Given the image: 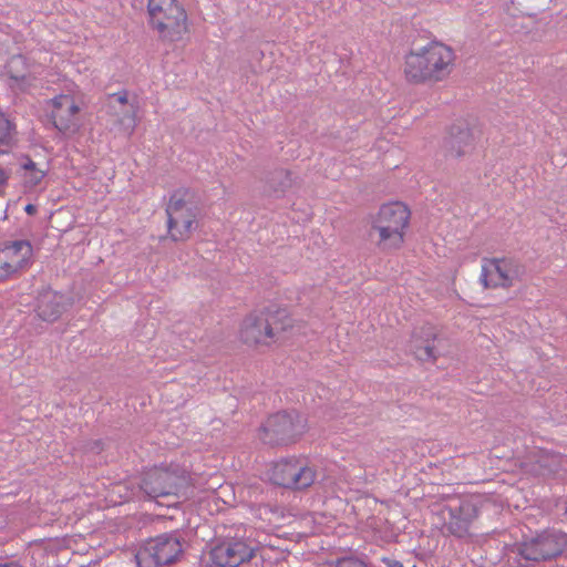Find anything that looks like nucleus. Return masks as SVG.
<instances>
[{
  "mask_svg": "<svg viewBox=\"0 0 567 567\" xmlns=\"http://www.w3.org/2000/svg\"><path fill=\"white\" fill-rule=\"evenodd\" d=\"M286 311H259L248 315L240 324V340L249 346H270L290 327Z\"/></svg>",
  "mask_w": 567,
  "mask_h": 567,
  "instance_id": "nucleus-2",
  "label": "nucleus"
},
{
  "mask_svg": "<svg viewBox=\"0 0 567 567\" xmlns=\"http://www.w3.org/2000/svg\"><path fill=\"white\" fill-rule=\"evenodd\" d=\"M413 567H416V566H413Z\"/></svg>",
  "mask_w": 567,
  "mask_h": 567,
  "instance_id": "nucleus-30",
  "label": "nucleus"
},
{
  "mask_svg": "<svg viewBox=\"0 0 567 567\" xmlns=\"http://www.w3.org/2000/svg\"><path fill=\"white\" fill-rule=\"evenodd\" d=\"M409 219L410 210L402 203L381 206L372 221V235L378 234V245L384 249L399 248L403 243Z\"/></svg>",
  "mask_w": 567,
  "mask_h": 567,
  "instance_id": "nucleus-5",
  "label": "nucleus"
},
{
  "mask_svg": "<svg viewBox=\"0 0 567 567\" xmlns=\"http://www.w3.org/2000/svg\"><path fill=\"white\" fill-rule=\"evenodd\" d=\"M567 545L566 534L549 529L523 542L518 551L526 560L542 561L559 556Z\"/></svg>",
  "mask_w": 567,
  "mask_h": 567,
  "instance_id": "nucleus-11",
  "label": "nucleus"
},
{
  "mask_svg": "<svg viewBox=\"0 0 567 567\" xmlns=\"http://www.w3.org/2000/svg\"><path fill=\"white\" fill-rule=\"evenodd\" d=\"M110 105L116 114V123L121 130L131 135L137 125V105L128 103L126 92L114 93L110 97Z\"/></svg>",
  "mask_w": 567,
  "mask_h": 567,
  "instance_id": "nucleus-19",
  "label": "nucleus"
},
{
  "mask_svg": "<svg viewBox=\"0 0 567 567\" xmlns=\"http://www.w3.org/2000/svg\"><path fill=\"white\" fill-rule=\"evenodd\" d=\"M454 59L451 48L433 42L406 55L404 73L414 83L441 81L452 72Z\"/></svg>",
  "mask_w": 567,
  "mask_h": 567,
  "instance_id": "nucleus-1",
  "label": "nucleus"
},
{
  "mask_svg": "<svg viewBox=\"0 0 567 567\" xmlns=\"http://www.w3.org/2000/svg\"><path fill=\"white\" fill-rule=\"evenodd\" d=\"M14 137V127L10 120L0 113V145H9Z\"/></svg>",
  "mask_w": 567,
  "mask_h": 567,
  "instance_id": "nucleus-23",
  "label": "nucleus"
},
{
  "mask_svg": "<svg viewBox=\"0 0 567 567\" xmlns=\"http://www.w3.org/2000/svg\"><path fill=\"white\" fill-rule=\"evenodd\" d=\"M290 186L291 176L290 173L287 171L276 172L270 179V187L272 188V192L276 195H278L279 193H284Z\"/></svg>",
  "mask_w": 567,
  "mask_h": 567,
  "instance_id": "nucleus-22",
  "label": "nucleus"
},
{
  "mask_svg": "<svg viewBox=\"0 0 567 567\" xmlns=\"http://www.w3.org/2000/svg\"><path fill=\"white\" fill-rule=\"evenodd\" d=\"M257 545L244 540L225 542L215 546L212 551V560L219 567H237L254 556Z\"/></svg>",
  "mask_w": 567,
  "mask_h": 567,
  "instance_id": "nucleus-14",
  "label": "nucleus"
},
{
  "mask_svg": "<svg viewBox=\"0 0 567 567\" xmlns=\"http://www.w3.org/2000/svg\"><path fill=\"white\" fill-rule=\"evenodd\" d=\"M307 430V419L299 412H279L266 421L261 440L267 444H290L298 441Z\"/></svg>",
  "mask_w": 567,
  "mask_h": 567,
  "instance_id": "nucleus-6",
  "label": "nucleus"
},
{
  "mask_svg": "<svg viewBox=\"0 0 567 567\" xmlns=\"http://www.w3.org/2000/svg\"><path fill=\"white\" fill-rule=\"evenodd\" d=\"M138 486L147 498L171 506L174 502L169 499H177L184 495L188 478L185 473L154 467L143 474Z\"/></svg>",
  "mask_w": 567,
  "mask_h": 567,
  "instance_id": "nucleus-4",
  "label": "nucleus"
},
{
  "mask_svg": "<svg viewBox=\"0 0 567 567\" xmlns=\"http://www.w3.org/2000/svg\"><path fill=\"white\" fill-rule=\"evenodd\" d=\"M24 212L28 214V215H34L37 213V206H34L33 204H28L25 207H24Z\"/></svg>",
  "mask_w": 567,
  "mask_h": 567,
  "instance_id": "nucleus-27",
  "label": "nucleus"
},
{
  "mask_svg": "<svg viewBox=\"0 0 567 567\" xmlns=\"http://www.w3.org/2000/svg\"><path fill=\"white\" fill-rule=\"evenodd\" d=\"M501 8L505 14L511 18L518 17H533V14L526 13L522 10L520 4L515 0H502Z\"/></svg>",
  "mask_w": 567,
  "mask_h": 567,
  "instance_id": "nucleus-24",
  "label": "nucleus"
},
{
  "mask_svg": "<svg viewBox=\"0 0 567 567\" xmlns=\"http://www.w3.org/2000/svg\"><path fill=\"white\" fill-rule=\"evenodd\" d=\"M33 248L28 240H14L0 247V281L16 278L32 265Z\"/></svg>",
  "mask_w": 567,
  "mask_h": 567,
  "instance_id": "nucleus-12",
  "label": "nucleus"
},
{
  "mask_svg": "<svg viewBox=\"0 0 567 567\" xmlns=\"http://www.w3.org/2000/svg\"><path fill=\"white\" fill-rule=\"evenodd\" d=\"M336 567H367V565L355 558H342L339 559Z\"/></svg>",
  "mask_w": 567,
  "mask_h": 567,
  "instance_id": "nucleus-26",
  "label": "nucleus"
},
{
  "mask_svg": "<svg viewBox=\"0 0 567 567\" xmlns=\"http://www.w3.org/2000/svg\"><path fill=\"white\" fill-rule=\"evenodd\" d=\"M184 547L177 534H162L148 540L136 554L138 567H159L175 563Z\"/></svg>",
  "mask_w": 567,
  "mask_h": 567,
  "instance_id": "nucleus-8",
  "label": "nucleus"
},
{
  "mask_svg": "<svg viewBox=\"0 0 567 567\" xmlns=\"http://www.w3.org/2000/svg\"><path fill=\"white\" fill-rule=\"evenodd\" d=\"M167 227L173 240H186L194 228L196 213L193 205L187 203L179 193L172 195L167 207Z\"/></svg>",
  "mask_w": 567,
  "mask_h": 567,
  "instance_id": "nucleus-13",
  "label": "nucleus"
},
{
  "mask_svg": "<svg viewBox=\"0 0 567 567\" xmlns=\"http://www.w3.org/2000/svg\"><path fill=\"white\" fill-rule=\"evenodd\" d=\"M40 69L39 65L29 64L23 55H13L7 64L12 85L22 91L35 85Z\"/></svg>",
  "mask_w": 567,
  "mask_h": 567,
  "instance_id": "nucleus-15",
  "label": "nucleus"
},
{
  "mask_svg": "<svg viewBox=\"0 0 567 567\" xmlns=\"http://www.w3.org/2000/svg\"><path fill=\"white\" fill-rule=\"evenodd\" d=\"M436 331L432 326L421 327L414 331L410 340V351L420 361H433L439 355Z\"/></svg>",
  "mask_w": 567,
  "mask_h": 567,
  "instance_id": "nucleus-16",
  "label": "nucleus"
},
{
  "mask_svg": "<svg viewBox=\"0 0 567 567\" xmlns=\"http://www.w3.org/2000/svg\"><path fill=\"white\" fill-rule=\"evenodd\" d=\"M550 466V460L548 456H540L535 464H532L529 471L535 475H545L547 468Z\"/></svg>",
  "mask_w": 567,
  "mask_h": 567,
  "instance_id": "nucleus-25",
  "label": "nucleus"
},
{
  "mask_svg": "<svg viewBox=\"0 0 567 567\" xmlns=\"http://www.w3.org/2000/svg\"><path fill=\"white\" fill-rule=\"evenodd\" d=\"M47 172L30 158H25L21 163V177L27 189H33L44 179Z\"/></svg>",
  "mask_w": 567,
  "mask_h": 567,
  "instance_id": "nucleus-21",
  "label": "nucleus"
},
{
  "mask_svg": "<svg viewBox=\"0 0 567 567\" xmlns=\"http://www.w3.org/2000/svg\"><path fill=\"white\" fill-rule=\"evenodd\" d=\"M48 105L51 110L50 117L53 126L64 136H74L82 126L80 112L82 109V100L79 92L68 90L52 97Z\"/></svg>",
  "mask_w": 567,
  "mask_h": 567,
  "instance_id": "nucleus-7",
  "label": "nucleus"
},
{
  "mask_svg": "<svg viewBox=\"0 0 567 567\" xmlns=\"http://www.w3.org/2000/svg\"><path fill=\"white\" fill-rule=\"evenodd\" d=\"M269 478L279 486L302 489L313 484L316 472L301 457H285L272 464Z\"/></svg>",
  "mask_w": 567,
  "mask_h": 567,
  "instance_id": "nucleus-9",
  "label": "nucleus"
},
{
  "mask_svg": "<svg viewBox=\"0 0 567 567\" xmlns=\"http://www.w3.org/2000/svg\"><path fill=\"white\" fill-rule=\"evenodd\" d=\"M389 567H403L402 563L399 560H391L389 563Z\"/></svg>",
  "mask_w": 567,
  "mask_h": 567,
  "instance_id": "nucleus-29",
  "label": "nucleus"
},
{
  "mask_svg": "<svg viewBox=\"0 0 567 567\" xmlns=\"http://www.w3.org/2000/svg\"><path fill=\"white\" fill-rule=\"evenodd\" d=\"M0 567H23L17 561L0 563Z\"/></svg>",
  "mask_w": 567,
  "mask_h": 567,
  "instance_id": "nucleus-28",
  "label": "nucleus"
},
{
  "mask_svg": "<svg viewBox=\"0 0 567 567\" xmlns=\"http://www.w3.org/2000/svg\"><path fill=\"white\" fill-rule=\"evenodd\" d=\"M150 24L164 42H177L189 32L188 17L176 0H148Z\"/></svg>",
  "mask_w": 567,
  "mask_h": 567,
  "instance_id": "nucleus-3",
  "label": "nucleus"
},
{
  "mask_svg": "<svg viewBox=\"0 0 567 567\" xmlns=\"http://www.w3.org/2000/svg\"><path fill=\"white\" fill-rule=\"evenodd\" d=\"M474 140V133L468 125L458 123L451 126L443 147L450 156L460 157L472 150Z\"/></svg>",
  "mask_w": 567,
  "mask_h": 567,
  "instance_id": "nucleus-18",
  "label": "nucleus"
},
{
  "mask_svg": "<svg viewBox=\"0 0 567 567\" xmlns=\"http://www.w3.org/2000/svg\"><path fill=\"white\" fill-rule=\"evenodd\" d=\"M525 276V267L514 258L483 259L480 280L485 288H509Z\"/></svg>",
  "mask_w": 567,
  "mask_h": 567,
  "instance_id": "nucleus-10",
  "label": "nucleus"
},
{
  "mask_svg": "<svg viewBox=\"0 0 567 567\" xmlns=\"http://www.w3.org/2000/svg\"><path fill=\"white\" fill-rule=\"evenodd\" d=\"M70 305L69 298L62 293L45 289L37 299L35 311L43 321H55Z\"/></svg>",
  "mask_w": 567,
  "mask_h": 567,
  "instance_id": "nucleus-17",
  "label": "nucleus"
},
{
  "mask_svg": "<svg viewBox=\"0 0 567 567\" xmlns=\"http://www.w3.org/2000/svg\"><path fill=\"white\" fill-rule=\"evenodd\" d=\"M475 517V508L471 504H463L457 509L450 512L446 528L452 535L464 537L468 534L470 526Z\"/></svg>",
  "mask_w": 567,
  "mask_h": 567,
  "instance_id": "nucleus-20",
  "label": "nucleus"
}]
</instances>
